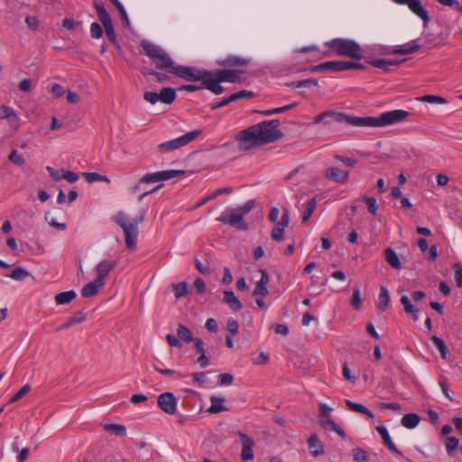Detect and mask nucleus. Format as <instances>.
<instances>
[{
  "instance_id": "obj_5",
  "label": "nucleus",
  "mask_w": 462,
  "mask_h": 462,
  "mask_svg": "<svg viewBox=\"0 0 462 462\" xmlns=\"http://www.w3.org/2000/svg\"><path fill=\"white\" fill-rule=\"evenodd\" d=\"M181 79L190 82L200 81L199 85H196L198 91L208 89L215 95L222 94V89L217 85L213 70L188 66Z\"/></svg>"
},
{
  "instance_id": "obj_48",
  "label": "nucleus",
  "mask_w": 462,
  "mask_h": 462,
  "mask_svg": "<svg viewBox=\"0 0 462 462\" xmlns=\"http://www.w3.org/2000/svg\"><path fill=\"white\" fill-rule=\"evenodd\" d=\"M363 200L366 203L369 213L375 215L378 208L376 199L373 197L364 196Z\"/></svg>"
},
{
  "instance_id": "obj_10",
  "label": "nucleus",
  "mask_w": 462,
  "mask_h": 462,
  "mask_svg": "<svg viewBox=\"0 0 462 462\" xmlns=\"http://www.w3.org/2000/svg\"><path fill=\"white\" fill-rule=\"evenodd\" d=\"M397 5H407L409 9L423 21L424 27L430 22L428 11L422 6L420 0H392Z\"/></svg>"
},
{
  "instance_id": "obj_46",
  "label": "nucleus",
  "mask_w": 462,
  "mask_h": 462,
  "mask_svg": "<svg viewBox=\"0 0 462 462\" xmlns=\"http://www.w3.org/2000/svg\"><path fill=\"white\" fill-rule=\"evenodd\" d=\"M350 302L355 310H360L361 305H362V300H361L360 290L358 288H356L353 290V294H352Z\"/></svg>"
},
{
  "instance_id": "obj_11",
  "label": "nucleus",
  "mask_w": 462,
  "mask_h": 462,
  "mask_svg": "<svg viewBox=\"0 0 462 462\" xmlns=\"http://www.w3.org/2000/svg\"><path fill=\"white\" fill-rule=\"evenodd\" d=\"M238 436L242 441L241 459L242 461H249L254 458L253 446L254 441L246 434L238 432Z\"/></svg>"
},
{
  "instance_id": "obj_63",
  "label": "nucleus",
  "mask_w": 462,
  "mask_h": 462,
  "mask_svg": "<svg viewBox=\"0 0 462 462\" xmlns=\"http://www.w3.org/2000/svg\"><path fill=\"white\" fill-rule=\"evenodd\" d=\"M53 97L56 98L61 97L65 94L64 88L60 84H54L51 90Z\"/></svg>"
},
{
  "instance_id": "obj_2",
  "label": "nucleus",
  "mask_w": 462,
  "mask_h": 462,
  "mask_svg": "<svg viewBox=\"0 0 462 462\" xmlns=\"http://www.w3.org/2000/svg\"><path fill=\"white\" fill-rule=\"evenodd\" d=\"M280 125L278 119L266 120L238 132L236 135L237 149L249 151L282 139L284 134L279 128Z\"/></svg>"
},
{
  "instance_id": "obj_36",
  "label": "nucleus",
  "mask_w": 462,
  "mask_h": 462,
  "mask_svg": "<svg viewBox=\"0 0 462 462\" xmlns=\"http://www.w3.org/2000/svg\"><path fill=\"white\" fill-rule=\"evenodd\" d=\"M430 340L433 342L436 348L440 352L441 357L443 359H446L448 350L444 341L437 336H432L430 337Z\"/></svg>"
},
{
  "instance_id": "obj_7",
  "label": "nucleus",
  "mask_w": 462,
  "mask_h": 462,
  "mask_svg": "<svg viewBox=\"0 0 462 462\" xmlns=\"http://www.w3.org/2000/svg\"><path fill=\"white\" fill-rule=\"evenodd\" d=\"M201 130L197 129L189 132L178 138L162 143L158 145V151L161 153H167L174 150L180 149L185 146L186 144L189 143L193 140H195L198 136L201 134Z\"/></svg>"
},
{
  "instance_id": "obj_47",
  "label": "nucleus",
  "mask_w": 462,
  "mask_h": 462,
  "mask_svg": "<svg viewBox=\"0 0 462 462\" xmlns=\"http://www.w3.org/2000/svg\"><path fill=\"white\" fill-rule=\"evenodd\" d=\"M8 159L11 162L18 166H22L25 162L23 157L14 149L11 151Z\"/></svg>"
},
{
  "instance_id": "obj_21",
  "label": "nucleus",
  "mask_w": 462,
  "mask_h": 462,
  "mask_svg": "<svg viewBox=\"0 0 462 462\" xmlns=\"http://www.w3.org/2000/svg\"><path fill=\"white\" fill-rule=\"evenodd\" d=\"M223 302L227 304L233 311H239L243 305L232 291H225Z\"/></svg>"
},
{
  "instance_id": "obj_24",
  "label": "nucleus",
  "mask_w": 462,
  "mask_h": 462,
  "mask_svg": "<svg viewBox=\"0 0 462 462\" xmlns=\"http://www.w3.org/2000/svg\"><path fill=\"white\" fill-rule=\"evenodd\" d=\"M421 48L420 45L416 44L415 42L395 47L390 52L393 54H411L418 51Z\"/></svg>"
},
{
  "instance_id": "obj_55",
  "label": "nucleus",
  "mask_w": 462,
  "mask_h": 462,
  "mask_svg": "<svg viewBox=\"0 0 462 462\" xmlns=\"http://www.w3.org/2000/svg\"><path fill=\"white\" fill-rule=\"evenodd\" d=\"M365 69V66L361 63L342 60V71L349 70V69Z\"/></svg>"
},
{
  "instance_id": "obj_23",
  "label": "nucleus",
  "mask_w": 462,
  "mask_h": 462,
  "mask_svg": "<svg viewBox=\"0 0 462 462\" xmlns=\"http://www.w3.org/2000/svg\"><path fill=\"white\" fill-rule=\"evenodd\" d=\"M176 99V91L172 88H163L160 93H157V102L170 105Z\"/></svg>"
},
{
  "instance_id": "obj_50",
  "label": "nucleus",
  "mask_w": 462,
  "mask_h": 462,
  "mask_svg": "<svg viewBox=\"0 0 462 462\" xmlns=\"http://www.w3.org/2000/svg\"><path fill=\"white\" fill-rule=\"evenodd\" d=\"M452 269L455 272L454 278H455L456 284L458 288H461L462 287V267H461V264L458 263H455L452 265Z\"/></svg>"
},
{
  "instance_id": "obj_18",
  "label": "nucleus",
  "mask_w": 462,
  "mask_h": 462,
  "mask_svg": "<svg viewBox=\"0 0 462 462\" xmlns=\"http://www.w3.org/2000/svg\"><path fill=\"white\" fill-rule=\"evenodd\" d=\"M376 430L381 435L383 445L393 454L402 456V452L396 448L394 443L392 441L390 434L384 426H377Z\"/></svg>"
},
{
  "instance_id": "obj_41",
  "label": "nucleus",
  "mask_w": 462,
  "mask_h": 462,
  "mask_svg": "<svg viewBox=\"0 0 462 462\" xmlns=\"http://www.w3.org/2000/svg\"><path fill=\"white\" fill-rule=\"evenodd\" d=\"M459 445V439L456 437H448L445 440L447 452L451 456Z\"/></svg>"
},
{
  "instance_id": "obj_45",
  "label": "nucleus",
  "mask_w": 462,
  "mask_h": 462,
  "mask_svg": "<svg viewBox=\"0 0 462 462\" xmlns=\"http://www.w3.org/2000/svg\"><path fill=\"white\" fill-rule=\"evenodd\" d=\"M103 26H104V30H105V32H106V35L108 41L112 44L117 45L116 35V32L114 30L113 23L103 25Z\"/></svg>"
},
{
  "instance_id": "obj_9",
  "label": "nucleus",
  "mask_w": 462,
  "mask_h": 462,
  "mask_svg": "<svg viewBox=\"0 0 462 462\" xmlns=\"http://www.w3.org/2000/svg\"><path fill=\"white\" fill-rule=\"evenodd\" d=\"M243 73L242 70L239 69H217L214 70V77L218 88L222 89V93L225 88L221 86L222 82H229V83H238L241 82L242 79L240 75Z\"/></svg>"
},
{
  "instance_id": "obj_43",
  "label": "nucleus",
  "mask_w": 462,
  "mask_h": 462,
  "mask_svg": "<svg viewBox=\"0 0 462 462\" xmlns=\"http://www.w3.org/2000/svg\"><path fill=\"white\" fill-rule=\"evenodd\" d=\"M29 272H27L23 267H16L9 275L10 278L16 280V281H23L26 277L29 276Z\"/></svg>"
},
{
  "instance_id": "obj_35",
  "label": "nucleus",
  "mask_w": 462,
  "mask_h": 462,
  "mask_svg": "<svg viewBox=\"0 0 462 462\" xmlns=\"http://www.w3.org/2000/svg\"><path fill=\"white\" fill-rule=\"evenodd\" d=\"M352 456L355 462H367L370 459L368 452L360 448H354Z\"/></svg>"
},
{
  "instance_id": "obj_29",
  "label": "nucleus",
  "mask_w": 462,
  "mask_h": 462,
  "mask_svg": "<svg viewBox=\"0 0 462 462\" xmlns=\"http://www.w3.org/2000/svg\"><path fill=\"white\" fill-rule=\"evenodd\" d=\"M94 6L96 8L98 19L100 20L103 25L112 23L109 14L107 13V11L102 4L94 2Z\"/></svg>"
},
{
  "instance_id": "obj_61",
  "label": "nucleus",
  "mask_w": 462,
  "mask_h": 462,
  "mask_svg": "<svg viewBox=\"0 0 462 462\" xmlns=\"http://www.w3.org/2000/svg\"><path fill=\"white\" fill-rule=\"evenodd\" d=\"M25 23H26L27 26L32 31H36L39 27V21H38L37 17H35V16H31V15L26 16Z\"/></svg>"
},
{
  "instance_id": "obj_26",
  "label": "nucleus",
  "mask_w": 462,
  "mask_h": 462,
  "mask_svg": "<svg viewBox=\"0 0 462 462\" xmlns=\"http://www.w3.org/2000/svg\"><path fill=\"white\" fill-rule=\"evenodd\" d=\"M86 319V313L82 310L75 312L71 317H69L66 322H64L57 330H61L68 328L75 324L83 322Z\"/></svg>"
},
{
  "instance_id": "obj_53",
  "label": "nucleus",
  "mask_w": 462,
  "mask_h": 462,
  "mask_svg": "<svg viewBox=\"0 0 462 462\" xmlns=\"http://www.w3.org/2000/svg\"><path fill=\"white\" fill-rule=\"evenodd\" d=\"M155 182H159L156 172L146 173L140 179V183L143 184H151Z\"/></svg>"
},
{
  "instance_id": "obj_60",
  "label": "nucleus",
  "mask_w": 462,
  "mask_h": 462,
  "mask_svg": "<svg viewBox=\"0 0 462 462\" xmlns=\"http://www.w3.org/2000/svg\"><path fill=\"white\" fill-rule=\"evenodd\" d=\"M254 206V200L250 199L246 201L243 206L238 208L236 210L239 211L243 216L248 214Z\"/></svg>"
},
{
  "instance_id": "obj_52",
  "label": "nucleus",
  "mask_w": 462,
  "mask_h": 462,
  "mask_svg": "<svg viewBox=\"0 0 462 462\" xmlns=\"http://www.w3.org/2000/svg\"><path fill=\"white\" fill-rule=\"evenodd\" d=\"M90 34L94 39H99L103 35V29L97 23H92L90 25Z\"/></svg>"
},
{
  "instance_id": "obj_54",
  "label": "nucleus",
  "mask_w": 462,
  "mask_h": 462,
  "mask_svg": "<svg viewBox=\"0 0 462 462\" xmlns=\"http://www.w3.org/2000/svg\"><path fill=\"white\" fill-rule=\"evenodd\" d=\"M226 328L231 336H236L238 333V322L234 319H228L226 321Z\"/></svg>"
},
{
  "instance_id": "obj_19",
  "label": "nucleus",
  "mask_w": 462,
  "mask_h": 462,
  "mask_svg": "<svg viewBox=\"0 0 462 462\" xmlns=\"http://www.w3.org/2000/svg\"><path fill=\"white\" fill-rule=\"evenodd\" d=\"M307 442L312 456L319 457L324 454V446L317 434L310 435Z\"/></svg>"
},
{
  "instance_id": "obj_12",
  "label": "nucleus",
  "mask_w": 462,
  "mask_h": 462,
  "mask_svg": "<svg viewBox=\"0 0 462 462\" xmlns=\"http://www.w3.org/2000/svg\"><path fill=\"white\" fill-rule=\"evenodd\" d=\"M251 63V60L235 55H229L225 59L217 60L218 66L224 68L245 67Z\"/></svg>"
},
{
  "instance_id": "obj_38",
  "label": "nucleus",
  "mask_w": 462,
  "mask_h": 462,
  "mask_svg": "<svg viewBox=\"0 0 462 462\" xmlns=\"http://www.w3.org/2000/svg\"><path fill=\"white\" fill-rule=\"evenodd\" d=\"M83 176L88 183H93L96 181H110V180L106 175H101L97 172H84Z\"/></svg>"
},
{
  "instance_id": "obj_22",
  "label": "nucleus",
  "mask_w": 462,
  "mask_h": 462,
  "mask_svg": "<svg viewBox=\"0 0 462 462\" xmlns=\"http://www.w3.org/2000/svg\"><path fill=\"white\" fill-rule=\"evenodd\" d=\"M104 284L103 282H98L97 279H95L81 289V295L84 298L95 296L98 292V289L103 287Z\"/></svg>"
},
{
  "instance_id": "obj_44",
  "label": "nucleus",
  "mask_w": 462,
  "mask_h": 462,
  "mask_svg": "<svg viewBox=\"0 0 462 462\" xmlns=\"http://www.w3.org/2000/svg\"><path fill=\"white\" fill-rule=\"evenodd\" d=\"M31 390V386L26 383L17 393H15L9 400V402H16L25 396Z\"/></svg>"
},
{
  "instance_id": "obj_27",
  "label": "nucleus",
  "mask_w": 462,
  "mask_h": 462,
  "mask_svg": "<svg viewBox=\"0 0 462 462\" xmlns=\"http://www.w3.org/2000/svg\"><path fill=\"white\" fill-rule=\"evenodd\" d=\"M420 421V417L416 413H407L402 418V425L407 429L415 428Z\"/></svg>"
},
{
  "instance_id": "obj_3",
  "label": "nucleus",
  "mask_w": 462,
  "mask_h": 462,
  "mask_svg": "<svg viewBox=\"0 0 462 462\" xmlns=\"http://www.w3.org/2000/svg\"><path fill=\"white\" fill-rule=\"evenodd\" d=\"M141 47L155 64L156 69L181 78L188 66L176 65L171 56L160 46L146 40L142 41Z\"/></svg>"
},
{
  "instance_id": "obj_28",
  "label": "nucleus",
  "mask_w": 462,
  "mask_h": 462,
  "mask_svg": "<svg viewBox=\"0 0 462 462\" xmlns=\"http://www.w3.org/2000/svg\"><path fill=\"white\" fill-rule=\"evenodd\" d=\"M76 296H77V294H76L75 291H73V290L60 292L55 296V302L58 305L69 304L76 298Z\"/></svg>"
},
{
  "instance_id": "obj_51",
  "label": "nucleus",
  "mask_w": 462,
  "mask_h": 462,
  "mask_svg": "<svg viewBox=\"0 0 462 462\" xmlns=\"http://www.w3.org/2000/svg\"><path fill=\"white\" fill-rule=\"evenodd\" d=\"M284 228H285L284 226H280L279 224L276 223L272 230V234H271L272 238L278 242L282 241L283 238Z\"/></svg>"
},
{
  "instance_id": "obj_25",
  "label": "nucleus",
  "mask_w": 462,
  "mask_h": 462,
  "mask_svg": "<svg viewBox=\"0 0 462 462\" xmlns=\"http://www.w3.org/2000/svg\"><path fill=\"white\" fill-rule=\"evenodd\" d=\"M383 254L385 261L389 265L396 270H400L402 268L400 258L393 249L390 247L386 248L383 252Z\"/></svg>"
},
{
  "instance_id": "obj_64",
  "label": "nucleus",
  "mask_w": 462,
  "mask_h": 462,
  "mask_svg": "<svg viewBox=\"0 0 462 462\" xmlns=\"http://www.w3.org/2000/svg\"><path fill=\"white\" fill-rule=\"evenodd\" d=\"M205 328L213 333H216L217 331V322L215 319L209 318L207 319L205 323Z\"/></svg>"
},
{
  "instance_id": "obj_17",
  "label": "nucleus",
  "mask_w": 462,
  "mask_h": 462,
  "mask_svg": "<svg viewBox=\"0 0 462 462\" xmlns=\"http://www.w3.org/2000/svg\"><path fill=\"white\" fill-rule=\"evenodd\" d=\"M312 72H322L331 70L334 72L342 71V60L326 61L310 68Z\"/></svg>"
},
{
  "instance_id": "obj_30",
  "label": "nucleus",
  "mask_w": 462,
  "mask_h": 462,
  "mask_svg": "<svg viewBox=\"0 0 462 462\" xmlns=\"http://www.w3.org/2000/svg\"><path fill=\"white\" fill-rule=\"evenodd\" d=\"M159 181L162 180H168L179 176L184 175V171L180 170H166V171H156Z\"/></svg>"
},
{
  "instance_id": "obj_62",
  "label": "nucleus",
  "mask_w": 462,
  "mask_h": 462,
  "mask_svg": "<svg viewBox=\"0 0 462 462\" xmlns=\"http://www.w3.org/2000/svg\"><path fill=\"white\" fill-rule=\"evenodd\" d=\"M195 266L197 270L202 274H209L210 267L208 263H202L198 259L195 260Z\"/></svg>"
},
{
  "instance_id": "obj_58",
  "label": "nucleus",
  "mask_w": 462,
  "mask_h": 462,
  "mask_svg": "<svg viewBox=\"0 0 462 462\" xmlns=\"http://www.w3.org/2000/svg\"><path fill=\"white\" fill-rule=\"evenodd\" d=\"M64 180H66L69 183H74L78 180L79 175L73 171H70L69 170H62V176Z\"/></svg>"
},
{
  "instance_id": "obj_33",
  "label": "nucleus",
  "mask_w": 462,
  "mask_h": 462,
  "mask_svg": "<svg viewBox=\"0 0 462 462\" xmlns=\"http://www.w3.org/2000/svg\"><path fill=\"white\" fill-rule=\"evenodd\" d=\"M104 430L116 435V436H125L126 429L122 424L107 423L104 425Z\"/></svg>"
},
{
  "instance_id": "obj_16",
  "label": "nucleus",
  "mask_w": 462,
  "mask_h": 462,
  "mask_svg": "<svg viewBox=\"0 0 462 462\" xmlns=\"http://www.w3.org/2000/svg\"><path fill=\"white\" fill-rule=\"evenodd\" d=\"M332 411V408L329 406H321V411L319 413L320 417V425L325 430H334L336 428L337 429V424L330 418V412Z\"/></svg>"
},
{
  "instance_id": "obj_32",
  "label": "nucleus",
  "mask_w": 462,
  "mask_h": 462,
  "mask_svg": "<svg viewBox=\"0 0 462 462\" xmlns=\"http://www.w3.org/2000/svg\"><path fill=\"white\" fill-rule=\"evenodd\" d=\"M390 301V294L389 291L382 286L380 289L379 300H378V309L380 310H385Z\"/></svg>"
},
{
  "instance_id": "obj_49",
  "label": "nucleus",
  "mask_w": 462,
  "mask_h": 462,
  "mask_svg": "<svg viewBox=\"0 0 462 462\" xmlns=\"http://www.w3.org/2000/svg\"><path fill=\"white\" fill-rule=\"evenodd\" d=\"M419 100L422 102H428V103H438V104H445L447 100L440 97V96H435V95H425L419 98Z\"/></svg>"
},
{
  "instance_id": "obj_57",
  "label": "nucleus",
  "mask_w": 462,
  "mask_h": 462,
  "mask_svg": "<svg viewBox=\"0 0 462 462\" xmlns=\"http://www.w3.org/2000/svg\"><path fill=\"white\" fill-rule=\"evenodd\" d=\"M369 63L375 68L383 69L384 71L389 70V66L387 64L388 60L386 59L372 60L369 61Z\"/></svg>"
},
{
  "instance_id": "obj_20",
  "label": "nucleus",
  "mask_w": 462,
  "mask_h": 462,
  "mask_svg": "<svg viewBox=\"0 0 462 462\" xmlns=\"http://www.w3.org/2000/svg\"><path fill=\"white\" fill-rule=\"evenodd\" d=\"M0 119L1 120H4V119L9 120L10 125H14L16 128L18 127L19 116L15 112V110L11 106H8L5 105H2L0 106Z\"/></svg>"
},
{
  "instance_id": "obj_8",
  "label": "nucleus",
  "mask_w": 462,
  "mask_h": 462,
  "mask_svg": "<svg viewBox=\"0 0 462 462\" xmlns=\"http://www.w3.org/2000/svg\"><path fill=\"white\" fill-rule=\"evenodd\" d=\"M236 211L235 208H227L220 217H217V221L227 224L238 230H247L248 225L245 221L244 216Z\"/></svg>"
},
{
  "instance_id": "obj_15",
  "label": "nucleus",
  "mask_w": 462,
  "mask_h": 462,
  "mask_svg": "<svg viewBox=\"0 0 462 462\" xmlns=\"http://www.w3.org/2000/svg\"><path fill=\"white\" fill-rule=\"evenodd\" d=\"M261 274V279L256 282V285L253 291V295L255 297H264L269 293L267 288L270 280L269 274L265 270H262Z\"/></svg>"
},
{
  "instance_id": "obj_39",
  "label": "nucleus",
  "mask_w": 462,
  "mask_h": 462,
  "mask_svg": "<svg viewBox=\"0 0 462 462\" xmlns=\"http://www.w3.org/2000/svg\"><path fill=\"white\" fill-rule=\"evenodd\" d=\"M174 296L176 299L184 297L188 293V284L185 282L172 284Z\"/></svg>"
},
{
  "instance_id": "obj_34",
  "label": "nucleus",
  "mask_w": 462,
  "mask_h": 462,
  "mask_svg": "<svg viewBox=\"0 0 462 462\" xmlns=\"http://www.w3.org/2000/svg\"><path fill=\"white\" fill-rule=\"evenodd\" d=\"M285 85L287 87H290L292 88H307V87H311V86H317L318 80L316 79H307L286 83Z\"/></svg>"
},
{
  "instance_id": "obj_6",
  "label": "nucleus",
  "mask_w": 462,
  "mask_h": 462,
  "mask_svg": "<svg viewBox=\"0 0 462 462\" xmlns=\"http://www.w3.org/2000/svg\"><path fill=\"white\" fill-rule=\"evenodd\" d=\"M326 45L339 56L361 60V46L355 41L343 38H336L326 42Z\"/></svg>"
},
{
  "instance_id": "obj_40",
  "label": "nucleus",
  "mask_w": 462,
  "mask_h": 462,
  "mask_svg": "<svg viewBox=\"0 0 462 462\" xmlns=\"http://www.w3.org/2000/svg\"><path fill=\"white\" fill-rule=\"evenodd\" d=\"M176 397L171 392H166L158 396L157 404H176Z\"/></svg>"
},
{
  "instance_id": "obj_31",
  "label": "nucleus",
  "mask_w": 462,
  "mask_h": 462,
  "mask_svg": "<svg viewBox=\"0 0 462 462\" xmlns=\"http://www.w3.org/2000/svg\"><path fill=\"white\" fill-rule=\"evenodd\" d=\"M177 335H178V337L180 340H182V341H184L186 343H191L195 339L192 337V334H191V331L189 330V328H188L183 324H179L178 325Z\"/></svg>"
},
{
  "instance_id": "obj_14",
  "label": "nucleus",
  "mask_w": 462,
  "mask_h": 462,
  "mask_svg": "<svg viewBox=\"0 0 462 462\" xmlns=\"http://www.w3.org/2000/svg\"><path fill=\"white\" fill-rule=\"evenodd\" d=\"M117 262L116 260H104L101 261L96 267L97 277L98 282L105 283V279L108 273L116 266Z\"/></svg>"
},
{
  "instance_id": "obj_59",
  "label": "nucleus",
  "mask_w": 462,
  "mask_h": 462,
  "mask_svg": "<svg viewBox=\"0 0 462 462\" xmlns=\"http://www.w3.org/2000/svg\"><path fill=\"white\" fill-rule=\"evenodd\" d=\"M334 157L337 161L343 162L348 167H354L357 163V161L354 158L345 157L339 154H336Z\"/></svg>"
},
{
  "instance_id": "obj_1",
  "label": "nucleus",
  "mask_w": 462,
  "mask_h": 462,
  "mask_svg": "<svg viewBox=\"0 0 462 462\" xmlns=\"http://www.w3.org/2000/svg\"><path fill=\"white\" fill-rule=\"evenodd\" d=\"M409 116V112L402 109H396L382 113L379 116H356L334 110H327L317 115L313 119V124L324 123L326 125L332 121L337 123H346L356 127H383L393 125L404 120Z\"/></svg>"
},
{
  "instance_id": "obj_56",
  "label": "nucleus",
  "mask_w": 462,
  "mask_h": 462,
  "mask_svg": "<svg viewBox=\"0 0 462 462\" xmlns=\"http://www.w3.org/2000/svg\"><path fill=\"white\" fill-rule=\"evenodd\" d=\"M234 377L231 374L224 373L218 375V384L223 385H230L233 383Z\"/></svg>"
},
{
  "instance_id": "obj_42",
  "label": "nucleus",
  "mask_w": 462,
  "mask_h": 462,
  "mask_svg": "<svg viewBox=\"0 0 462 462\" xmlns=\"http://www.w3.org/2000/svg\"><path fill=\"white\" fill-rule=\"evenodd\" d=\"M110 2L116 6V8L118 10L121 19L125 23L126 26H130V21L127 15V13L123 6V5L118 0H110Z\"/></svg>"
},
{
  "instance_id": "obj_13",
  "label": "nucleus",
  "mask_w": 462,
  "mask_h": 462,
  "mask_svg": "<svg viewBox=\"0 0 462 462\" xmlns=\"http://www.w3.org/2000/svg\"><path fill=\"white\" fill-rule=\"evenodd\" d=\"M325 177L337 183L345 184L348 181L349 171L337 167H330L326 170Z\"/></svg>"
},
{
  "instance_id": "obj_37",
  "label": "nucleus",
  "mask_w": 462,
  "mask_h": 462,
  "mask_svg": "<svg viewBox=\"0 0 462 462\" xmlns=\"http://www.w3.org/2000/svg\"><path fill=\"white\" fill-rule=\"evenodd\" d=\"M317 207V199L316 198H312L309 202L307 203L303 215H302V222H306L310 219L311 215L313 214L315 208Z\"/></svg>"
},
{
  "instance_id": "obj_4",
  "label": "nucleus",
  "mask_w": 462,
  "mask_h": 462,
  "mask_svg": "<svg viewBox=\"0 0 462 462\" xmlns=\"http://www.w3.org/2000/svg\"><path fill=\"white\" fill-rule=\"evenodd\" d=\"M144 211H142L140 215L134 219H130L124 211H119L113 217V221L124 231L125 245L129 250L135 248L138 236V226L144 221Z\"/></svg>"
}]
</instances>
